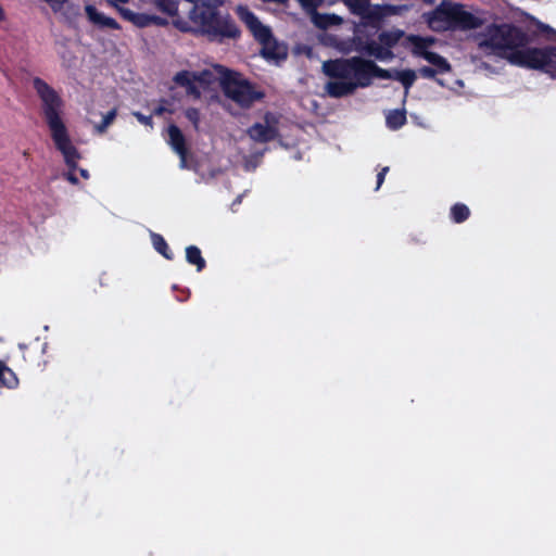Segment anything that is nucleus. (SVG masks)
Segmentation results:
<instances>
[{"mask_svg":"<svg viewBox=\"0 0 556 556\" xmlns=\"http://www.w3.org/2000/svg\"><path fill=\"white\" fill-rule=\"evenodd\" d=\"M406 122L407 117L404 109L390 111L386 118L387 126L392 130L400 129Z\"/></svg>","mask_w":556,"mask_h":556,"instance_id":"412c9836","label":"nucleus"},{"mask_svg":"<svg viewBox=\"0 0 556 556\" xmlns=\"http://www.w3.org/2000/svg\"><path fill=\"white\" fill-rule=\"evenodd\" d=\"M173 80L178 86L187 88L191 83H194V74L190 71H180L175 74Z\"/></svg>","mask_w":556,"mask_h":556,"instance_id":"a878e982","label":"nucleus"},{"mask_svg":"<svg viewBox=\"0 0 556 556\" xmlns=\"http://www.w3.org/2000/svg\"><path fill=\"white\" fill-rule=\"evenodd\" d=\"M270 116V113L265 115L267 123L266 125L262 123H255L248 128L247 134L253 141L267 143L275 140L279 136L277 127L269 125Z\"/></svg>","mask_w":556,"mask_h":556,"instance_id":"1a4fd4ad","label":"nucleus"},{"mask_svg":"<svg viewBox=\"0 0 556 556\" xmlns=\"http://www.w3.org/2000/svg\"><path fill=\"white\" fill-rule=\"evenodd\" d=\"M394 79L399 80L407 91L416 80V73L413 70L395 71Z\"/></svg>","mask_w":556,"mask_h":556,"instance_id":"5701e85b","label":"nucleus"},{"mask_svg":"<svg viewBox=\"0 0 556 556\" xmlns=\"http://www.w3.org/2000/svg\"><path fill=\"white\" fill-rule=\"evenodd\" d=\"M119 15L123 20L132 23L135 26L139 28H144L150 26V14L146 13H136L129 10H119Z\"/></svg>","mask_w":556,"mask_h":556,"instance_id":"dca6fc26","label":"nucleus"},{"mask_svg":"<svg viewBox=\"0 0 556 556\" xmlns=\"http://www.w3.org/2000/svg\"><path fill=\"white\" fill-rule=\"evenodd\" d=\"M167 20L157 15H150V25L166 26Z\"/></svg>","mask_w":556,"mask_h":556,"instance_id":"e433bc0d","label":"nucleus"},{"mask_svg":"<svg viewBox=\"0 0 556 556\" xmlns=\"http://www.w3.org/2000/svg\"><path fill=\"white\" fill-rule=\"evenodd\" d=\"M151 241L153 244V248L166 260L172 261L174 260V253L169 249L166 240L164 237L156 232H151Z\"/></svg>","mask_w":556,"mask_h":556,"instance_id":"aec40b11","label":"nucleus"},{"mask_svg":"<svg viewBox=\"0 0 556 556\" xmlns=\"http://www.w3.org/2000/svg\"><path fill=\"white\" fill-rule=\"evenodd\" d=\"M480 37L478 43L480 49H491L517 66L519 65L513 62V55L531 49L526 47L529 41L527 34L519 27L507 23L488 25Z\"/></svg>","mask_w":556,"mask_h":556,"instance_id":"f03ea898","label":"nucleus"},{"mask_svg":"<svg viewBox=\"0 0 556 556\" xmlns=\"http://www.w3.org/2000/svg\"><path fill=\"white\" fill-rule=\"evenodd\" d=\"M543 29L546 31H553V29L548 25H544Z\"/></svg>","mask_w":556,"mask_h":556,"instance_id":"c03bdc74","label":"nucleus"},{"mask_svg":"<svg viewBox=\"0 0 556 556\" xmlns=\"http://www.w3.org/2000/svg\"><path fill=\"white\" fill-rule=\"evenodd\" d=\"M430 29L437 33L472 30L480 28L484 21L465 10L462 3L443 0L434 10L424 14Z\"/></svg>","mask_w":556,"mask_h":556,"instance_id":"7ed1b4c3","label":"nucleus"},{"mask_svg":"<svg viewBox=\"0 0 556 556\" xmlns=\"http://www.w3.org/2000/svg\"><path fill=\"white\" fill-rule=\"evenodd\" d=\"M424 3L432 5L434 0H422Z\"/></svg>","mask_w":556,"mask_h":556,"instance_id":"37998d69","label":"nucleus"},{"mask_svg":"<svg viewBox=\"0 0 556 556\" xmlns=\"http://www.w3.org/2000/svg\"><path fill=\"white\" fill-rule=\"evenodd\" d=\"M388 172H389V167L386 166V167H382L381 170L377 174V186H376L375 190H378L381 187Z\"/></svg>","mask_w":556,"mask_h":556,"instance_id":"c9c22d12","label":"nucleus"},{"mask_svg":"<svg viewBox=\"0 0 556 556\" xmlns=\"http://www.w3.org/2000/svg\"><path fill=\"white\" fill-rule=\"evenodd\" d=\"M325 89L331 98L339 99L354 93L356 85L345 79L331 80L326 84Z\"/></svg>","mask_w":556,"mask_h":556,"instance_id":"ddd939ff","label":"nucleus"},{"mask_svg":"<svg viewBox=\"0 0 556 556\" xmlns=\"http://www.w3.org/2000/svg\"><path fill=\"white\" fill-rule=\"evenodd\" d=\"M194 74V83H199L203 86H210L215 77L214 74L208 70H203L201 72H193Z\"/></svg>","mask_w":556,"mask_h":556,"instance_id":"cd10ccee","label":"nucleus"},{"mask_svg":"<svg viewBox=\"0 0 556 556\" xmlns=\"http://www.w3.org/2000/svg\"><path fill=\"white\" fill-rule=\"evenodd\" d=\"M129 0H106L108 4L114 8L118 13L119 10H128L123 4L128 3Z\"/></svg>","mask_w":556,"mask_h":556,"instance_id":"f704fd0d","label":"nucleus"},{"mask_svg":"<svg viewBox=\"0 0 556 556\" xmlns=\"http://www.w3.org/2000/svg\"><path fill=\"white\" fill-rule=\"evenodd\" d=\"M262 1L267 2V3H277V4L286 5L289 0H262Z\"/></svg>","mask_w":556,"mask_h":556,"instance_id":"ea45409f","label":"nucleus"},{"mask_svg":"<svg viewBox=\"0 0 556 556\" xmlns=\"http://www.w3.org/2000/svg\"><path fill=\"white\" fill-rule=\"evenodd\" d=\"M165 112H167V109L163 105H159L156 106L154 110H153V113H152V116L155 115V116H161L163 115Z\"/></svg>","mask_w":556,"mask_h":556,"instance_id":"58836bf2","label":"nucleus"},{"mask_svg":"<svg viewBox=\"0 0 556 556\" xmlns=\"http://www.w3.org/2000/svg\"><path fill=\"white\" fill-rule=\"evenodd\" d=\"M357 50L379 61L389 60V53L387 52V49H383L379 41L377 42L375 40H366L359 43Z\"/></svg>","mask_w":556,"mask_h":556,"instance_id":"2eb2a0df","label":"nucleus"},{"mask_svg":"<svg viewBox=\"0 0 556 556\" xmlns=\"http://www.w3.org/2000/svg\"><path fill=\"white\" fill-rule=\"evenodd\" d=\"M79 174L80 176L84 178V179H88L89 178V173L87 169L85 168H79Z\"/></svg>","mask_w":556,"mask_h":556,"instance_id":"a19ab883","label":"nucleus"},{"mask_svg":"<svg viewBox=\"0 0 556 556\" xmlns=\"http://www.w3.org/2000/svg\"><path fill=\"white\" fill-rule=\"evenodd\" d=\"M405 36L404 30L394 28L391 30H383L378 35V41L383 49H387L389 53V60L394 58L392 49L399 43V41Z\"/></svg>","mask_w":556,"mask_h":556,"instance_id":"f8f14e48","label":"nucleus"},{"mask_svg":"<svg viewBox=\"0 0 556 556\" xmlns=\"http://www.w3.org/2000/svg\"><path fill=\"white\" fill-rule=\"evenodd\" d=\"M186 260L189 264L194 265L198 271H202L206 267V262L197 245L186 248Z\"/></svg>","mask_w":556,"mask_h":556,"instance_id":"a211bd4d","label":"nucleus"},{"mask_svg":"<svg viewBox=\"0 0 556 556\" xmlns=\"http://www.w3.org/2000/svg\"><path fill=\"white\" fill-rule=\"evenodd\" d=\"M407 41L412 45L413 55L422 58L429 51V48L434 45L435 39L433 37L409 35Z\"/></svg>","mask_w":556,"mask_h":556,"instance_id":"4468645a","label":"nucleus"},{"mask_svg":"<svg viewBox=\"0 0 556 556\" xmlns=\"http://www.w3.org/2000/svg\"><path fill=\"white\" fill-rule=\"evenodd\" d=\"M370 0H342V2L349 8L350 12L354 15L362 14Z\"/></svg>","mask_w":556,"mask_h":556,"instance_id":"393cba45","label":"nucleus"},{"mask_svg":"<svg viewBox=\"0 0 556 556\" xmlns=\"http://www.w3.org/2000/svg\"><path fill=\"white\" fill-rule=\"evenodd\" d=\"M187 94L193 96L194 98H199L201 96L200 89L197 86V83H191L186 88Z\"/></svg>","mask_w":556,"mask_h":556,"instance_id":"4c0bfd02","label":"nucleus"},{"mask_svg":"<svg viewBox=\"0 0 556 556\" xmlns=\"http://www.w3.org/2000/svg\"><path fill=\"white\" fill-rule=\"evenodd\" d=\"M371 61L362 56L328 60L323 63V72L332 79H350L357 88L371 85Z\"/></svg>","mask_w":556,"mask_h":556,"instance_id":"20e7f679","label":"nucleus"},{"mask_svg":"<svg viewBox=\"0 0 556 556\" xmlns=\"http://www.w3.org/2000/svg\"><path fill=\"white\" fill-rule=\"evenodd\" d=\"M4 20H5V13H4V10L2 9V7L0 5V22H2Z\"/></svg>","mask_w":556,"mask_h":556,"instance_id":"79ce46f5","label":"nucleus"},{"mask_svg":"<svg viewBox=\"0 0 556 556\" xmlns=\"http://www.w3.org/2000/svg\"><path fill=\"white\" fill-rule=\"evenodd\" d=\"M424 60L438 67L440 74H445L452 71V66L448 61L437 52L428 51L424 56Z\"/></svg>","mask_w":556,"mask_h":556,"instance_id":"6ab92c4d","label":"nucleus"},{"mask_svg":"<svg viewBox=\"0 0 556 556\" xmlns=\"http://www.w3.org/2000/svg\"><path fill=\"white\" fill-rule=\"evenodd\" d=\"M7 370L8 371L3 372V378L1 380V384L5 386L8 388L16 387L18 380H17L14 371L10 367H8V366H7Z\"/></svg>","mask_w":556,"mask_h":556,"instance_id":"c756f323","label":"nucleus"},{"mask_svg":"<svg viewBox=\"0 0 556 556\" xmlns=\"http://www.w3.org/2000/svg\"><path fill=\"white\" fill-rule=\"evenodd\" d=\"M419 74L424 78L432 79L437 76V74H440V71L435 66H422L419 68Z\"/></svg>","mask_w":556,"mask_h":556,"instance_id":"473e14b6","label":"nucleus"},{"mask_svg":"<svg viewBox=\"0 0 556 556\" xmlns=\"http://www.w3.org/2000/svg\"><path fill=\"white\" fill-rule=\"evenodd\" d=\"M224 94L242 108H250L254 102L261 101L265 93L256 90L254 85L233 71L225 70L220 79Z\"/></svg>","mask_w":556,"mask_h":556,"instance_id":"423d86ee","label":"nucleus"},{"mask_svg":"<svg viewBox=\"0 0 556 556\" xmlns=\"http://www.w3.org/2000/svg\"><path fill=\"white\" fill-rule=\"evenodd\" d=\"M154 3L160 11L170 16L178 12V2L175 0H154Z\"/></svg>","mask_w":556,"mask_h":556,"instance_id":"b1692460","label":"nucleus"},{"mask_svg":"<svg viewBox=\"0 0 556 556\" xmlns=\"http://www.w3.org/2000/svg\"><path fill=\"white\" fill-rule=\"evenodd\" d=\"M237 12L254 39L262 46L261 54L264 59L279 61L287 58L285 47L276 40L270 27L264 25L254 12L243 7H239Z\"/></svg>","mask_w":556,"mask_h":556,"instance_id":"39448f33","label":"nucleus"},{"mask_svg":"<svg viewBox=\"0 0 556 556\" xmlns=\"http://www.w3.org/2000/svg\"><path fill=\"white\" fill-rule=\"evenodd\" d=\"M520 67L539 70L556 79V46L534 48L513 55Z\"/></svg>","mask_w":556,"mask_h":556,"instance_id":"0eeeda50","label":"nucleus"},{"mask_svg":"<svg viewBox=\"0 0 556 556\" xmlns=\"http://www.w3.org/2000/svg\"><path fill=\"white\" fill-rule=\"evenodd\" d=\"M313 22L316 27L327 29L330 26H337L342 23V18L336 14L317 13L313 15Z\"/></svg>","mask_w":556,"mask_h":556,"instance_id":"f3484780","label":"nucleus"},{"mask_svg":"<svg viewBox=\"0 0 556 556\" xmlns=\"http://www.w3.org/2000/svg\"><path fill=\"white\" fill-rule=\"evenodd\" d=\"M185 116L193 125L194 129H199L200 111L197 108H188L185 111Z\"/></svg>","mask_w":556,"mask_h":556,"instance_id":"7c9ffc66","label":"nucleus"},{"mask_svg":"<svg viewBox=\"0 0 556 556\" xmlns=\"http://www.w3.org/2000/svg\"><path fill=\"white\" fill-rule=\"evenodd\" d=\"M470 216L469 207L464 203H455L450 210V217L455 224L466 222Z\"/></svg>","mask_w":556,"mask_h":556,"instance_id":"4be33fe9","label":"nucleus"},{"mask_svg":"<svg viewBox=\"0 0 556 556\" xmlns=\"http://www.w3.org/2000/svg\"><path fill=\"white\" fill-rule=\"evenodd\" d=\"M399 13V8L392 4H374L370 5L368 2V7L366 10L359 14L358 16L362 18V23L365 26L379 27L381 21L391 15H395Z\"/></svg>","mask_w":556,"mask_h":556,"instance_id":"6e6552de","label":"nucleus"},{"mask_svg":"<svg viewBox=\"0 0 556 556\" xmlns=\"http://www.w3.org/2000/svg\"><path fill=\"white\" fill-rule=\"evenodd\" d=\"M117 114L116 109L109 111L102 118V122L96 126L98 132H104L106 128L113 123Z\"/></svg>","mask_w":556,"mask_h":556,"instance_id":"c85d7f7f","label":"nucleus"},{"mask_svg":"<svg viewBox=\"0 0 556 556\" xmlns=\"http://www.w3.org/2000/svg\"><path fill=\"white\" fill-rule=\"evenodd\" d=\"M132 115L137 118V121L140 124H142L144 126L153 127L152 114L151 115H144L141 112H134Z\"/></svg>","mask_w":556,"mask_h":556,"instance_id":"72a5a7b5","label":"nucleus"},{"mask_svg":"<svg viewBox=\"0 0 556 556\" xmlns=\"http://www.w3.org/2000/svg\"><path fill=\"white\" fill-rule=\"evenodd\" d=\"M168 140L167 143L170 148L178 154L180 159V167L185 168L187 166V155H188V147L186 142L185 135L180 130V128L170 124L167 127Z\"/></svg>","mask_w":556,"mask_h":556,"instance_id":"9d476101","label":"nucleus"},{"mask_svg":"<svg viewBox=\"0 0 556 556\" xmlns=\"http://www.w3.org/2000/svg\"><path fill=\"white\" fill-rule=\"evenodd\" d=\"M301 7L307 12H315L324 0H298Z\"/></svg>","mask_w":556,"mask_h":556,"instance_id":"2f4dec72","label":"nucleus"},{"mask_svg":"<svg viewBox=\"0 0 556 556\" xmlns=\"http://www.w3.org/2000/svg\"><path fill=\"white\" fill-rule=\"evenodd\" d=\"M372 78L394 79V73H392L389 70L378 66L375 63V61H371V79Z\"/></svg>","mask_w":556,"mask_h":556,"instance_id":"bb28decb","label":"nucleus"},{"mask_svg":"<svg viewBox=\"0 0 556 556\" xmlns=\"http://www.w3.org/2000/svg\"><path fill=\"white\" fill-rule=\"evenodd\" d=\"M85 11L89 21L97 25L99 28H109L114 30L121 29V25L113 17L106 16L99 12L96 7L88 4L86 5Z\"/></svg>","mask_w":556,"mask_h":556,"instance_id":"9b49d317","label":"nucleus"},{"mask_svg":"<svg viewBox=\"0 0 556 556\" xmlns=\"http://www.w3.org/2000/svg\"><path fill=\"white\" fill-rule=\"evenodd\" d=\"M33 87L41 101L43 118L49 127L51 138L58 151L64 157L68 172L64 173V178L72 185L78 184L75 174L78 169L77 162L81 157L77 148L73 144L67 128L62 119L64 102L55 89L40 77L33 79Z\"/></svg>","mask_w":556,"mask_h":556,"instance_id":"f257e3e1","label":"nucleus"}]
</instances>
